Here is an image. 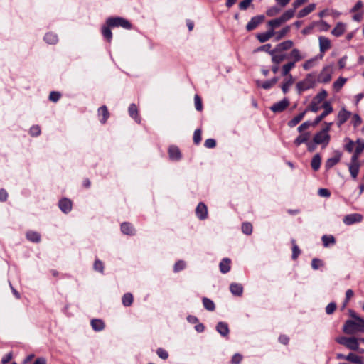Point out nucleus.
I'll return each mask as SVG.
<instances>
[{"label":"nucleus","mask_w":364,"mask_h":364,"mask_svg":"<svg viewBox=\"0 0 364 364\" xmlns=\"http://www.w3.org/2000/svg\"><path fill=\"white\" fill-rule=\"evenodd\" d=\"M364 330V319L358 318V320H347L344 325L343 331L347 334H353L356 332Z\"/></svg>","instance_id":"nucleus-1"},{"label":"nucleus","mask_w":364,"mask_h":364,"mask_svg":"<svg viewBox=\"0 0 364 364\" xmlns=\"http://www.w3.org/2000/svg\"><path fill=\"white\" fill-rule=\"evenodd\" d=\"M327 95L328 94L326 90H321L313 98L311 102L306 109L312 112H318V110L322 108L321 105H320L321 103L326 98Z\"/></svg>","instance_id":"nucleus-2"},{"label":"nucleus","mask_w":364,"mask_h":364,"mask_svg":"<svg viewBox=\"0 0 364 364\" xmlns=\"http://www.w3.org/2000/svg\"><path fill=\"white\" fill-rule=\"evenodd\" d=\"M336 341L344 346H346L347 348L351 350H358V339L355 337H345V336H341L337 337L336 338Z\"/></svg>","instance_id":"nucleus-3"},{"label":"nucleus","mask_w":364,"mask_h":364,"mask_svg":"<svg viewBox=\"0 0 364 364\" xmlns=\"http://www.w3.org/2000/svg\"><path fill=\"white\" fill-rule=\"evenodd\" d=\"M106 23L111 27H122L126 29L132 28L131 23L126 19L121 17L109 18L107 19Z\"/></svg>","instance_id":"nucleus-4"},{"label":"nucleus","mask_w":364,"mask_h":364,"mask_svg":"<svg viewBox=\"0 0 364 364\" xmlns=\"http://www.w3.org/2000/svg\"><path fill=\"white\" fill-rule=\"evenodd\" d=\"M321 107L322 108H323L324 111L322 113H321L319 116L316 117V119L313 122V127H316L317 124H318L325 117H326V116L331 114L333 110L331 103L328 101H325L322 104Z\"/></svg>","instance_id":"nucleus-5"},{"label":"nucleus","mask_w":364,"mask_h":364,"mask_svg":"<svg viewBox=\"0 0 364 364\" xmlns=\"http://www.w3.org/2000/svg\"><path fill=\"white\" fill-rule=\"evenodd\" d=\"M313 141L315 144H323V147H326L329 143L330 135L320 131L314 135Z\"/></svg>","instance_id":"nucleus-6"},{"label":"nucleus","mask_w":364,"mask_h":364,"mask_svg":"<svg viewBox=\"0 0 364 364\" xmlns=\"http://www.w3.org/2000/svg\"><path fill=\"white\" fill-rule=\"evenodd\" d=\"M264 21V16L258 15L252 17L246 26V30L251 31L255 30L259 24Z\"/></svg>","instance_id":"nucleus-7"},{"label":"nucleus","mask_w":364,"mask_h":364,"mask_svg":"<svg viewBox=\"0 0 364 364\" xmlns=\"http://www.w3.org/2000/svg\"><path fill=\"white\" fill-rule=\"evenodd\" d=\"M289 105V102L287 99H284L277 103H274L271 107L270 109L274 113H279L285 110L287 107Z\"/></svg>","instance_id":"nucleus-8"},{"label":"nucleus","mask_w":364,"mask_h":364,"mask_svg":"<svg viewBox=\"0 0 364 364\" xmlns=\"http://www.w3.org/2000/svg\"><path fill=\"white\" fill-rule=\"evenodd\" d=\"M331 80V69L324 67L318 76V81L321 83H327Z\"/></svg>","instance_id":"nucleus-9"},{"label":"nucleus","mask_w":364,"mask_h":364,"mask_svg":"<svg viewBox=\"0 0 364 364\" xmlns=\"http://www.w3.org/2000/svg\"><path fill=\"white\" fill-rule=\"evenodd\" d=\"M294 46V42L291 40H287L278 43L274 47L275 53H284Z\"/></svg>","instance_id":"nucleus-10"},{"label":"nucleus","mask_w":364,"mask_h":364,"mask_svg":"<svg viewBox=\"0 0 364 364\" xmlns=\"http://www.w3.org/2000/svg\"><path fill=\"white\" fill-rule=\"evenodd\" d=\"M196 215L201 220L208 218V208L205 203L200 202L198 204L196 208Z\"/></svg>","instance_id":"nucleus-11"},{"label":"nucleus","mask_w":364,"mask_h":364,"mask_svg":"<svg viewBox=\"0 0 364 364\" xmlns=\"http://www.w3.org/2000/svg\"><path fill=\"white\" fill-rule=\"evenodd\" d=\"M287 56L288 60L290 62H294V65L304 58V56L298 48H293L289 54H287Z\"/></svg>","instance_id":"nucleus-12"},{"label":"nucleus","mask_w":364,"mask_h":364,"mask_svg":"<svg viewBox=\"0 0 364 364\" xmlns=\"http://www.w3.org/2000/svg\"><path fill=\"white\" fill-rule=\"evenodd\" d=\"M363 216L358 213L346 215L343 221L346 225H350L355 223L361 222Z\"/></svg>","instance_id":"nucleus-13"},{"label":"nucleus","mask_w":364,"mask_h":364,"mask_svg":"<svg viewBox=\"0 0 364 364\" xmlns=\"http://www.w3.org/2000/svg\"><path fill=\"white\" fill-rule=\"evenodd\" d=\"M342 154L341 152L336 151L335 152V156L333 157L329 158L325 163V168L326 170H329L336 164H337L341 159Z\"/></svg>","instance_id":"nucleus-14"},{"label":"nucleus","mask_w":364,"mask_h":364,"mask_svg":"<svg viewBox=\"0 0 364 364\" xmlns=\"http://www.w3.org/2000/svg\"><path fill=\"white\" fill-rule=\"evenodd\" d=\"M318 40L321 53H324L326 51L331 48V41L328 38L320 36Z\"/></svg>","instance_id":"nucleus-15"},{"label":"nucleus","mask_w":364,"mask_h":364,"mask_svg":"<svg viewBox=\"0 0 364 364\" xmlns=\"http://www.w3.org/2000/svg\"><path fill=\"white\" fill-rule=\"evenodd\" d=\"M58 205L60 209L65 213H68L72 210V202L66 198L61 199L59 201Z\"/></svg>","instance_id":"nucleus-16"},{"label":"nucleus","mask_w":364,"mask_h":364,"mask_svg":"<svg viewBox=\"0 0 364 364\" xmlns=\"http://www.w3.org/2000/svg\"><path fill=\"white\" fill-rule=\"evenodd\" d=\"M231 259L229 258H223L220 264L219 269L222 274H227L231 269Z\"/></svg>","instance_id":"nucleus-17"},{"label":"nucleus","mask_w":364,"mask_h":364,"mask_svg":"<svg viewBox=\"0 0 364 364\" xmlns=\"http://www.w3.org/2000/svg\"><path fill=\"white\" fill-rule=\"evenodd\" d=\"M351 113L345 109H342L338 114V125L340 127L344 124L350 117Z\"/></svg>","instance_id":"nucleus-18"},{"label":"nucleus","mask_w":364,"mask_h":364,"mask_svg":"<svg viewBox=\"0 0 364 364\" xmlns=\"http://www.w3.org/2000/svg\"><path fill=\"white\" fill-rule=\"evenodd\" d=\"M275 34V31L272 30H268L264 33H258L257 35V38L260 43H265L269 41L272 37H273Z\"/></svg>","instance_id":"nucleus-19"},{"label":"nucleus","mask_w":364,"mask_h":364,"mask_svg":"<svg viewBox=\"0 0 364 364\" xmlns=\"http://www.w3.org/2000/svg\"><path fill=\"white\" fill-rule=\"evenodd\" d=\"M310 138V132H305L300 135H299L294 140V144L296 146H299L301 144L305 143L307 144L309 143V139Z\"/></svg>","instance_id":"nucleus-20"},{"label":"nucleus","mask_w":364,"mask_h":364,"mask_svg":"<svg viewBox=\"0 0 364 364\" xmlns=\"http://www.w3.org/2000/svg\"><path fill=\"white\" fill-rule=\"evenodd\" d=\"M272 62L273 64H280L284 60L288 59L287 54L283 53H273V55H271Z\"/></svg>","instance_id":"nucleus-21"},{"label":"nucleus","mask_w":364,"mask_h":364,"mask_svg":"<svg viewBox=\"0 0 364 364\" xmlns=\"http://www.w3.org/2000/svg\"><path fill=\"white\" fill-rule=\"evenodd\" d=\"M279 80V77H274L270 80H266L262 82H257V85L262 87L264 90H269L273 87Z\"/></svg>","instance_id":"nucleus-22"},{"label":"nucleus","mask_w":364,"mask_h":364,"mask_svg":"<svg viewBox=\"0 0 364 364\" xmlns=\"http://www.w3.org/2000/svg\"><path fill=\"white\" fill-rule=\"evenodd\" d=\"M169 158L171 160H179L181 158V151L178 147L171 146L168 149Z\"/></svg>","instance_id":"nucleus-23"},{"label":"nucleus","mask_w":364,"mask_h":364,"mask_svg":"<svg viewBox=\"0 0 364 364\" xmlns=\"http://www.w3.org/2000/svg\"><path fill=\"white\" fill-rule=\"evenodd\" d=\"M98 116L101 117L100 119L101 123L105 124L107 122L109 117V113L106 106H102L98 109Z\"/></svg>","instance_id":"nucleus-24"},{"label":"nucleus","mask_w":364,"mask_h":364,"mask_svg":"<svg viewBox=\"0 0 364 364\" xmlns=\"http://www.w3.org/2000/svg\"><path fill=\"white\" fill-rule=\"evenodd\" d=\"M230 290L233 295L240 296L243 293V287L238 283H232L230 285Z\"/></svg>","instance_id":"nucleus-25"},{"label":"nucleus","mask_w":364,"mask_h":364,"mask_svg":"<svg viewBox=\"0 0 364 364\" xmlns=\"http://www.w3.org/2000/svg\"><path fill=\"white\" fill-rule=\"evenodd\" d=\"M295 66L296 65H294V62H287L282 67V75L289 77V75H291L289 73Z\"/></svg>","instance_id":"nucleus-26"},{"label":"nucleus","mask_w":364,"mask_h":364,"mask_svg":"<svg viewBox=\"0 0 364 364\" xmlns=\"http://www.w3.org/2000/svg\"><path fill=\"white\" fill-rule=\"evenodd\" d=\"M129 114L137 123H140L141 119L139 116L138 109L135 104H131L129 107Z\"/></svg>","instance_id":"nucleus-27"},{"label":"nucleus","mask_w":364,"mask_h":364,"mask_svg":"<svg viewBox=\"0 0 364 364\" xmlns=\"http://www.w3.org/2000/svg\"><path fill=\"white\" fill-rule=\"evenodd\" d=\"M121 230L124 234L126 235H134L135 233V230L133 225L129 223H122L121 224Z\"/></svg>","instance_id":"nucleus-28"},{"label":"nucleus","mask_w":364,"mask_h":364,"mask_svg":"<svg viewBox=\"0 0 364 364\" xmlns=\"http://www.w3.org/2000/svg\"><path fill=\"white\" fill-rule=\"evenodd\" d=\"M216 330L223 336H226L229 333L228 325L225 322H219L216 326Z\"/></svg>","instance_id":"nucleus-29"},{"label":"nucleus","mask_w":364,"mask_h":364,"mask_svg":"<svg viewBox=\"0 0 364 364\" xmlns=\"http://www.w3.org/2000/svg\"><path fill=\"white\" fill-rule=\"evenodd\" d=\"M306 112L308 111L306 109L303 112H301L296 116H295L292 119L288 122V126L290 127H294L296 125H297L303 119Z\"/></svg>","instance_id":"nucleus-30"},{"label":"nucleus","mask_w":364,"mask_h":364,"mask_svg":"<svg viewBox=\"0 0 364 364\" xmlns=\"http://www.w3.org/2000/svg\"><path fill=\"white\" fill-rule=\"evenodd\" d=\"M316 9V5L314 4H310L301 11L297 14L298 18H303L310 13H311Z\"/></svg>","instance_id":"nucleus-31"},{"label":"nucleus","mask_w":364,"mask_h":364,"mask_svg":"<svg viewBox=\"0 0 364 364\" xmlns=\"http://www.w3.org/2000/svg\"><path fill=\"white\" fill-rule=\"evenodd\" d=\"M345 31V24H343V23H338L334 27V28L332 30L331 33L336 37H339L344 33Z\"/></svg>","instance_id":"nucleus-32"},{"label":"nucleus","mask_w":364,"mask_h":364,"mask_svg":"<svg viewBox=\"0 0 364 364\" xmlns=\"http://www.w3.org/2000/svg\"><path fill=\"white\" fill-rule=\"evenodd\" d=\"M91 326L95 331H100L105 328V323L101 319L95 318L91 321Z\"/></svg>","instance_id":"nucleus-33"},{"label":"nucleus","mask_w":364,"mask_h":364,"mask_svg":"<svg viewBox=\"0 0 364 364\" xmlns=\"http://www.w3.org/2000/svg\"><path fill=\"white\" fill-rule=\"evenodd\" d=\"M321 163V157L319 154L314 156L311 161V166L314 171H318L320 168Z\"/></svg>","instance_id":"nucleus-34"},{"label":"nucleus","mask_w":364,"mask_h":364,"mask_svg":"<svg viewBox=\"0 0 364 364\" xmlns=\"http://www.w3.org/2000/svg\"><path fill=\"white\" fill-rule=\"evenodd\" d=\"M296 87L299 93L309 89L311 87V82L307 79L301 82H299L296 84Z\"/></svg>","instance_id":"nucleus-35"},{"label":"nucleus","mask_w":364,"mask_h":364,"mask_svg":"<svg viewBox=\"0 0 364 364\" xmlns=\"http://www.w3.org/2000/svg\"><path fill=\"white\" fill-rule=\"evenodd\" d=\"M290 30H291V26H286L279 31L275 32V34H274L275 40L279 41V40L282 39L283 38H284L287 36V34L290 31Z\"/></svg>","instance_id":"nucleus-36"},{"label":"nucleus","mask_w":364,"mask_h":364,"mask_svg":"<svg viewBox=\"0 0 364 364\" xmlns=\"http://www.w3.org/2000/svg\"><path fill=\"white\" fill-rule=\"evenodd\" d=\"M293 83H294L293 77H292V75H289V77H287L281 86L282 92L284 94H286L289 91V87L292 85Z\"/></svg>","instance_id":"nucleus-37"},{"label":"nucleus","mask_w":364,"mask_h":364,"mask_svg":"<svg viewBox=\"0 0 364 364\" xmlns=\"http://www.w3.org/2000/svg\"><path fill=\"white\" fill-rule=\"evenodd\" d=\"M348 169L351 177L356 179L360 170V164H350Z\"/></svg>","instance_id":"nucleus-38"},{"label":"nucleus","mask_w":364,"mask_h":364,"mask_svg":"<svg viewBox=\"0 0 364 364\" xmlns=\"http://www.w3.org/2000/svg\"><path fill=\"white\" fill-rule=\"evenodd\" d=\"M202 301L204 308L208 311H213L215 309V305L211 299L204 297L203 298Z\"/></svg>","instance_id":"nucleus-39"},{"label":"nucleus","mask_w":364,"mask_h":364,"mask_svg":"<svg viewBox=\"0 0 364 364\" xmlns=\"http://www.w3.org/2000/svg\"><path fill=\"white\" fill-rule=\"evenodd\" d=\"M282 23H284V21L280 17L268 21V26L270 27L269 30L272 31L279 28Z\"/></svg>","instance_id":"nucleus-40"},{"label":"nucleus","mask_w":364,"mask_h":364,"mask_svg":"<svg viewBox=\"0 0 364 364\" xmlns=\"http://www.w3.org/2000/svg\"><path fill=\"white\" fill-rule=\"evenodd\" d=\"M111 26H108L106 23L105 26L102 27V33L103 36L107 40V41L110 42L112 38V33L110 30Z\"/></svg>","instance_id":"nucleus-41"},{"label":"nucleus","mask_w":364,"mask_h":364,"mask_svg":"<svg viewBox=\"0 0 364 364\" xmlns=\"http://www.w3.org/2000/svg\"><path fill=\"white\" fill-rule=\"evenodd\" d=\"M133 295L131 293H126L123 295L122 301L124 306H129L133 303Z\"/></svg>","instance_id":"nucleus-42"},{"label":"nucleus","mask_w":364,"mask_h":364,"mask_svg":"<svg viewBox=\"0 0 364 364\" xmlns=\"http://www.w3.org/2000/svg\"><path fill=\"white\" fill-rule=\"evenodd\" d=\"M44 40L49 44H55L58 41V36L53 33H48L45 35Z\"/></svg>","instance_id":"nucleus-43"},{"label":"nucleus","mask_w":364,"mask_h":364,"mask_svg":"<svg viewBox=\"0 0 364 364\" xmlns=\"http://www.w3.org/2000/svg\"><path fill=\"white\" fill-rule=\"evenodd\" d=\"M323 246L328 247L330 245H333L336 242V240L333 235H323L321 238Z\"/></svg>","instance_id":"nucleus-44"},{"label":"nucleus","mask_w":364,"mask_h":364,"mask_svg":"<svg viewBox=\"0 0 364 364\" xmlns=\"http://www.w3.org/2000/svg\"><path fill=\"white\" fill-rule=\"evenodd\" d=\"M28 240L31 242H38L41 240V235L39 233L33 231L28 232L26 234Z\"/></svg>","instance_id":"nucleus-45"},{"label":"nucleus","mask_w":364,"mask_h":364,"mask_svg":"<svg viewBox=\"0 0 364 364\" xmlns=\"http://www.w3.org/2000/svg\"><path fill=\"white\" fill-rule=\"evenodd\" d=\"M291 243H292V255H291V258L293 260H296L299 255L301 254V250L299 249V247H298V245L295 243V240H291Z\"/></svg>","instance_id":"nucleus-46"},{"label":"nucleus","mask_w":364,"mask_h":364,"mask_svg":"<svg viewBox=\"0 0 364 364\" xmlns=\"http://www.w3.org/2000/svg\"><path fill=\"white\" fill-rule=\"evenodd\" d=\"M295 14V11L292 9H290L286 11L283 14L280 16V18L283 20L284 23L290 20L294 17Z\"/></svg>","instance_id":"nucleus-47"},{"label":"nucleus","mask_w":364,"mask_h":364,"mask_svg":"<svg viewBox=\"0 0 364 364\" xmlns=\"http://www.w3.org/2000/svg\"><path fill=\"white\" fill-rule=\"evenodd\" d=\"M346 82V79L343 77H339L333 82V89L338 92L339 91Z\"/></svg>","instance_id":"nucleus-48"},{"label":"nucleus","mask_w":364,"mask_h":364,"mask_svg":"<svg viewBox=\"0 0 364 364\" xmlns=\"http://www.w3.org/2000/svg\"><path fill=\"white\" fill-rule=\"evenodd\" d=\"M242 231L244 234L250 235L252 232V225L250 223L245 222L242 224Z\"/></svg>","instance_id":"nucleus-49"},{"label":"nucleus","mask_w":364,"mask_h":364,"mask_svg":"<svg viewBox=\"0 0 364 364\" xmlns=\"http://www.w3.org/2000/svg\"><path fill=\"white\" fill-rule=\"evenodd\" d=\"M272 48V45L269 44V43H267V44H265V45H263L260 47H259L257 48V51H264L267 53H269L270 55H273V53H275L274 52V49H271Z\"/></svg>","instance_id":"nucleus-50"},{"label":"nucleus","mask_w":364,"mask_h":364,"mask_svg":"<svg viewBox=\"0 0 364 364\" xmlns=\"http://www.w3.org/2000/svg\"><path fill=\"white\" fill-rule=\"evenodd\" d=\"M201 134H202L201 129H197L195 130V132L193 133V137L194 144H199L200 143L201 139H202Z\"/></svg>","instance_id":"nucleus-51"},{"label":"nucleus","mask_w":364,"mask_h":364,"mask_svg":"<svg viewBox=\"0 0 364 364\" xmlns=\"http://www.w3.org/2000/svg\"><path fill=\"white\" fill-rule=\"evenodd\" d=\"M195 107L196 110L201 111L203 109V103L200 97L196 95L194 97Z\"/></svg>","instance_id":"nucleus-52"},{"label":"nucleus","mask_w":364,"mask_h":364,"mask_svg":"<svg viewBox=\"0 0 364 364\" xmlns=\"http://www.w3.org/2000/svg\"><path fill=\"white\" fill-rule=\"evenodd\" d=\"M94 269L100 273H103L104 271V264L102 261L99 259H96L94 262Z\"/></svg>","instance_id":"nucleus-53"},{"label":"nucleus","mask_w":364,"mask_h":364,"mask_svg":"<svg viewBox=\"0 0 364 364\" xmlns=\"http://www.w3.org/2000/svg\"><path fill=\"white\" fill-rule=\"evenodd\" d=\"M357 146L355 149V152L357 154H361L364 150V141L363 139H358L356 141Z\"/></svg>","instance_id":"nucleus-54"},{"label":"nucleus","mask_w":364,"mask_h":364,"mask_svg":"<svg viewBox=\"0 0 364 364\" xmlns=\"http://www.w3.org/2000/svg\"><path fill=\"white\" fill-rule=\"evenodd\" d=\"M243 359V356L240 353H235L230 360V364H240Z\"/></svg>","instance_id":"nucleus-55"},{"label":"nucleus","mask_w":364,"mask_h":364,"mask_svg":"<svg viewBox=\"0 0 364 364\" xmlns=\"http://www.w3.org/2000/svg\"><path fill=\"white\" fill-rule=\"evenodd\" d=\"M156 353H157L158 356L163 360H166L168 358V352L166 350H164V348H158L156 350Z\"/></svg>","instance_id":"nucleus-56"},{"label":"nucleus","mask_w":364,"mask_h":364,"mask_svg":"<svg viewBox=\"0 0 364 364\" xmlns=\"http://www.w3.org/2000/svg\"><path fill=\"white\" fill-rule=\"evenodd\" d=\"M280 9L277 6H273L267 10L266 14L267 16L272 17L277 15L279 12Z\"/></svg>","instance_id":"nucleus-57"},{"label":"nucleus","mask_w":364,"mask_h":364,"mask_svg":"<svg viewBox=\"0 0 364 364\" xmlns=\"http://www.w3.org/2000/svg\"><path fill=\"white\" fill-rule=\"evenodd\" d=\"M30 134L33 136H37L41 134V128L38 125H34L30 129Z\"/></svg>","instance_id":"nucleus-58"},{"label":"nucleus","mask_w":364,"mask_h":364,"mask_svg":"<svg viewBox=\"0 0 364 364\" xmlns=\"http://www.w3.org/2000/svg\"><path fill=\"white\" fill-rule=\"evenodd\" d=\"M336 309V304L335 302L329 303L326 307V313L327 314H332Z\"/></svg>","instance_id":"nucleus-59"},{"label":"nucleus","mask_w":364,"mask_h":364,"mask_svg":"<svg viewBox=\"0 0 364 364\" xmlns=\"http://www.w3.org/2000/svg\"><path fill=\"white\" fill-rule=\"evenodd\" d=\"M322 265L323 262L319 259L314 258L311 261V267L315 270L319 269V267H321Z\"/></svg>","instance_id":"nucleus-60"},{"label":"nucleus","mask_w":364,"mask_h":364,"mask_svg":"<svg viewBox=\"0 0 364 364\" xmlns=\"http://www.w3.org/2000/svg\"><path fill=\"white\" fill-rule=\"evenodd\" d=\"M312 126L313 127V122H310L309 121H306L304 123H302L298 128V132L301 133L303 132L305 129H307L309 127Z\"/></svg>","instance_id":"nucleus-61"},{"label":"nucleus","mask_w":364,"mask_h":364,"mask_svg":"<svg viewBox=\"0 0 364 364\" xmlns=\"http://www.w3.org/2000/svg\"><path fill=\"white\" fill-rule=\"evenodd\" d=\"M61 95L58 92L53 91L50 93L49 99L50 101L56 102L60 98Z\"/></svg>","instance_id":"nucleus-62"},{"label":"nucleus","mask_w":364,"mask_h":364,"mask_svg":"<svg viewBox=\"0 0 364 364\" xmlns=\"http://www.w3.org/2000/svg\"><path fill=\"white\" fill-rule=\"evenodd\" d=\"M204 146L208 149H213L216 146V141L213 139H208L205 141Z\"/></svg>","instance_id":"nucleus-63"},{"label":"nucleus","mask_w":364,"mask_h":364,"mask_svg":"<svg viewBox=\"0 0 364 364\" xmlns=\"http://www.w3.org/2000/svg\"><path fill=\"white\" fill-rule=\"evenodd\" d=\"M315 60L314 59H310L306 60L302 65L303 69L304 70H310L314 65Z\"/></svg>","instance_id":"nucleus-64"}]
</instances>
